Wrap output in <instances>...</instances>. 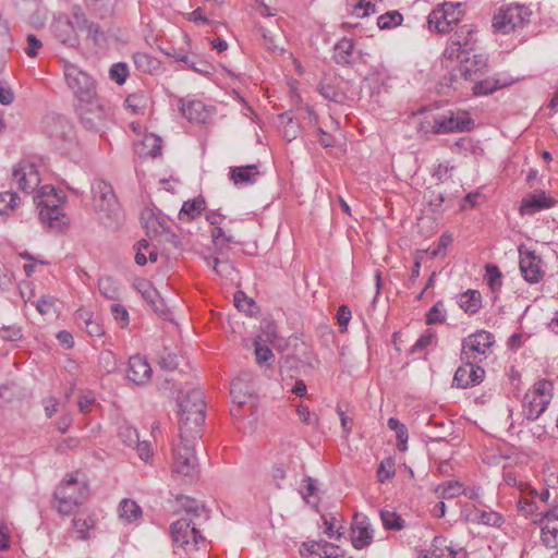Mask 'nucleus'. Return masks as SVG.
<instances>
[{
	"mask_svg": "<svg viewBox=\"0 0 558 558\" xmlns=\"http://www.w3.org/2000/svg\"><path fill=\"white\" fill-rule=\"evenodd\" d=\"M98 289L102 296L108 300H118L120 290L117 282L111 277H102L98 280Z\"/></svg>",
	"mask_w": 558,
	"mask_h": 558,
	"instance_id": "45",
	"label": "nucleus"
},
{
	"mask_svg": "<svg viewBox=\"0 0 558 558\" xmlns=\"http://www.w3.org/2000/svg\"><path fill=\"white\" fill-rule=\"evenodd\" d=\"M520 254V271L524 280L531 284L538 283L545 271L543 269V260L534 251L519 248Z\"/></svg>",
	"mask_w": 558,
	"mask_h": 558,
	"instance_id": "15",
	"label": "nucleus"
},
{
	"mask_svg": "<svg viewBox=\"0 0 558 558\" xmlns=\"http://www.w3.org/2000/svg\"><path fill=\"white\" fill-rule=\"evenodd\" d=\"M133 61L135 66L144 73H153L159 66L157 59L144 52L134 53Z\"/></svg>",
	"mask_w": 558,
	"mask_h": 558,
	"instance_id": "43",
	"label": "nucleus"
},
{
	"mask_svg": "<svg viewBox=\"0 0 558 558\" xmlns=\"http://www.w3.org/2000/svg\"><path fill=\"white\" fill-rule=\"evenodd\" d=\"M259 175L258 165H247L230 169V180L238 186L252 185L256 183Z\"/></svg>",
	"mask_w": 558,
	"mask_h": 558,
	"instance_id": "26",
	"label": "nucleus"
},
{
	"mask_svg": "<svg viewBox=\"0 0 558 558\" xmlns=\"http://www.w3.org/2000/svg\"><path fill=\"white\" fill-rule=\"evenodd\" d=\"M474 147L473 140L469 136L460 137L452 145V151L454 153H465L472 150Z\"/></svg>",
	"mask_w": 558,
	"mask_h": 558,
	"instance_id": "62",
	"label": "nucleus"
},
{
	"mask_svg": "<svg viewBox=\"0 0 558 558\" xmlns=\"http://www.w3.org/2000/svg\"><path fill=\"white\" fill-rule=\"evenodd\" d=\"M17 194L13 192L0 193V220L4 221L16 207Z\"/></svg>",
	"mask_w": 558,
	"mask_h": 558,
	"instance_id": "44",
	"label": "nucleus"
},
{
	"mask_svg": "<svg viewBox=\"0 0 558 558\" xmlns=\"http://www.w3.org/2000/svg\"><path fill=\"white\" fill-rule=\"evenodd\" d=\"M26 41L25 53L31 58L36 57L38 49L43 46L41 41L33 34L27 36Z\"/></svg>",
	"mask_w": 558,
	"mask_h": 558,
	"instance_id": "64",
	"label": "nucleus"
},
{
	"mask_svg": "<svg viewBox=\"0 0 558 558\" xmlns=\"http://www.w3.org/2000/svg\"><path fill=\"white\" fill-rule=\"evenodd\" d=\"M466 519L477 524H484L494 527H500L505 523V518L502 514L493 510L481 511L478 509H474L466 515Z\"/></svg>",
	"mask_w": 558,
	"mask_h": 558,
	"instance_id": "29",
	"label": "nucleus"
},
{
	"mask_svg": "<svg viewBox=\"0 0 558 558\" xmlns=\"http://www.w3.org/2000/svg\"><path fill=\"white\" fill-rule=\"evenodd\" d=\"M72 525L80 539H87L89 537V531L95 526V520L90 515H80L73 519Z\"/></svg>",
	"mask_w": 558,
	"mask_h": 558,
	"instance_id": "41",
	"label": "nucleus"
},
{
	"mask_svg": "<svg viewBox=\"0 0 558 558\" xmlns=\"http://www.w3.org/2000/svg\"><path fill=\"white\" fill-rule=\"evenodd\" d=\"M93 207L100 219L118 220L120 206L110 183L97 179L92 183Z\"/></svg>",
	"mask_w": 558,
	"mask_h": 558,
	"instance_id": "6",
	"label": "nucleus"
},
{
	"mask_svg": "<svg viewBox=\"0 0 558 558\" xmlns=\"http://www.w3.org/2000/svg\"><path fill=\"white\" fill-rule=\"evenodd\" d=\"M251 375L248 373H243L231 383L230 393L233 402H236L239 405L245 404L246 399L251 397L250 388L246 385Z\"/></svg>",
	"mask_w": 558,
	"mask_h": 558,
	"instance_id": "32",
	"label": "nucleus"
},
{
	"mask_svg": "<svg viewBox=\"0 0 558 558\" xmlns=\"http://www.w3.org/2000/svg\"><path fill=\"white\" fill-rule=\"evenodd\" d=\"M149 247V243L147 240L145 239H142L140 240L136 245H135V248H136V254H135V263L138 265V266H144L146 265L147 263V257L146 255L144 254V251H147Z\"/></svg>",
	"mask_w": 558,
	"mask_h": 558,
	"instance_id": "59",
	"label": "nucleus"
},
{
	"mask_svg": "<svg viewBox=\"0 0 558 558\" xmlns=\"http://www.w3.org/2000/svg\"><path fill=\"white\" fill-rule=\"evenodd\" d=\"M318 546L320 547L319 556L323 558H341V555L338 553L339 548L333 544L322 542Z\"/></svg>",
	"mask_w": 558,
	"mask_h": 558,
	"instance_id": "61",
	"label": "nucleus"
},
{
	"mask_svg": "<svg viewBox=\"0 0 558 558\" xmlns=\"http://www.w3.org/2000/svg\"><path fill=\"white\" fill-rule=\"evenodd\" d=\"M380 519L387 530L400 531L404 527V520L395 511L381 510Z\"/></svg>",
	"mask_w": 558,
	"mask_h": 558,
	"instance_id": "47",
	"label": "nucleus"
},
{
	"mask_svg": "<svg viewBox=\"0 0 558 558\" xmlns=\"http://www.w3.org/2000/svg\"><path fill=\"white\" fill-rule=\"evenodd\" d=\"M541 530L542 542L549 548L558 547V517L555 513H546Z\"/></svg>",
	"mask_w": 558,
	"mask_h": 558,
	"instance_id": "28",
	"label": "nucleus"
},
{
	"mask_svg": "<svg viewBox=\"0 0 558 558\" xmlns=\"http://www.w3.org/2000/svg\"><path fill=\"white\" fill-rule=\"evenodd\" d=\"M234 305L245 313H252L251 308L255 305L252 299H248L244 292L238 291L233 296Z\"/></svg>",
	"mask_w": 558,
	"mask_h": 558,
	"instance_id": "56",
	"label": "nucleus"
},
{
	"mask_svg": "<svg viewBox=\"0 0 558 558\" xmlns=\"http://www.w3.org/2000/svg\"><path fill=\"white\" fill-rule=\"evenodd\" d=\"M88 497V486L73 475L62 481L53 494L52 506L62 515H70Z\"/></svg>",
	"mask_w": 558,
	"mask_h": 558,
	"instance_id": "3",
	"label": "nucleus"
},
{
	"mask_svg": "<svg viewBox=\"0 0 558 558\" xmlns=\"http://www.w3.org/2000/svg\"><path fill=\"white\" fill-rule=\"evenodd\" d=\"M118 435L128 447H134L140 439L137 429L129 424H122L119 427Z\"/></svg>",
	"mask_w": 558,
	"mask_h": 558,
	"instance_id": "50",
	"label": "nucleus"
},
{
	"mask_svg": "<svg viewBox=\"0 0 558 558\" xmlns=\"http://www.w3.org/2000/svg\"><path fill=\"white\" fill-rule=\"evenodd\" d=\"M474 126V120L468 112H457L449 117H441L434 121L433 131L437 134H447L451 132L470 131Z\"/></svg>",
	"mask_w": 558,
	"mask_h": 558,
	"instance_id": "16",
	"label": "nucleus"
},
{
	"mask_svg": "<svg viewBox=\"0 0 558 558\" xmlns=\"http://www.w3.org/2000/svg\"><path fill=\"white\" fill-rule=\"evenodd\" d=\"M351 530V541L355 549H363L372 543L373 532L371 530V524L365 517L359 518L356 515Z\"/></svg>",
	"mask_w": 558,
	"mask_h": 558,
	"instance_id": "24",
	"label": "nucleus"
},
{
	"mask_svg": "<svg viewBox=\"0 0 558 558\" xmlns=\"http://www.w3.org/2000/svg\"><path fill=\"white\" fill-rule=\"evenodd\" d=\"M463 16L461 3H444L434 9L428 15V25L430 29L437 33L446 34L452 31Z\"/></svg>",
	"mask_w": 558,
	"mask_h": 558,
	"instance_id": "11",
	"label": "nucleus"
},
{
	"mask_svg": "<svg viewBox=\"0 0 558 558\" xmlns=\"http://www.w3.org/2000/svg\"><path fill=\"white\" fill-rule=\"evenodd\" d=\"M133 286L154 311L159 313L163 312L165 305L162 299L149 280L145 278H138L134 281Z\"/></svg>",
	"mask_w": 558,
	"mask_h": 558,
	"instance_id": "25",
	"label": "nucleus"
},
{
	"mask_svg": "<svg viewBox=\"0 0 558 558\" xmlns=\"http://www.w3.org/2000/svg\"><path fill=\"white\" fill-rule=\"evenodd\" d=\"M446 320V313L444 303L441 301L436 302L426 313V324L435 325Z\"/></svg>",
	"mask_w": 558,
	"mask_h": 558,
	"instance_id": "52",
	"label": "nucleus"
},
{
	"mask_svg": "<svg viewBox=\"0 0 558 558\" xmlns=\"http://www.w3.org/2000/svg\"><path fill=\"white\" fill-rule=\"evenodd\" d=\"M495 343V337L486 330H478L462 340L460 360L481 363L487 359Z\"/></svg>",
	"mask_w": 558,
	"mask_h": 558,
	"instance_id": "9",
	"label": "nucleus"
},
{
	"mask_svg": "<svg viewBox=\"0 0 558 558\" xmlns=\"http://www.w3.org/2000/svg\"><path fill=\"white\" fill-rule=\"evenodd\" d=\"M12 178L17 187L25 193L33 192L40 181L37 169L31 163H17L13 168Z\"/></svg>",
	"mask_w": 558,
	"mask_h": 558,
	"instance_id": "19",
	"label": "nucleus"
},
{
	"mask_svg": "<svg viewBox=\"0 0 558 558\" xmlns=\"http://www.w3.org/2000/svg\"><path fill=\"white\" fill-rule=\"evenodd\" d=\"M13 45V40L9 27L4 22L0 21V50L9 51Z\"/></svg>",
	"mask_w": 558,
	"mask_h": 558,
	"instance_id": "58",
	"label": "nucleus"
},
{
	"mask_svg": "<svg viewBox=\"0 0 558 558\" xmlns=\"http://www.w3.org/2000/svg\"><path fill=\"white\" fill-rule=\"evenodd\" d=\"M180 438L199 437L205 422V396L201 389L181 391L178 396Z\"/></svg>",
	"mask_w": 558,
	"mask_h": 558,
	"instance_id": "2",
	"label": "nucleus"
},
{
	"mask_svg": "<svg viewBox=\"0 0 558 558\" xmlns=\"http://www.w3.org/2000/svg\"><path fill=\"white\" fill-rule=\"evenodd\" d=\"M210 235L215 253L218 255H223L225 251L229 250L230 243L234 242L233 236L227 235L220 226L214 227Z\"/></svg>",
	"mask_w": 558,
	"mask_h": 558,
	"instance_id": "37",
	"label": "nucleus"
},
{
	"mask_svg": "<svg viewBox=\"0 0 558 558\" xmlns=\"http://www.w3.org/2000/svg\"><path fill=\"white\" fill-rule=\"evenodd\" d=\"M354 41L343 37L333 47V61L340 65H349L353 61Z\"/></svg>",
	"mask_w": 558,
	"mask_h": 558,
	"instance_id": "31",
	"label": "nucleus"
},
{
	"mask_svg": "<svg viewBox=\"0 0 558 558\" xmlns=\"http://www.w3.org/2000/svg\"><path fill=\"white\" fill-rule=\"evenodd\" d=\"M64 80L74 95L75 102L90 99L98 95L95 80L71 62L63 63Z\"/></svg>",
	"mask_w": 558,
	"mask_h": 558,
	"instance_id": "8",
	"label": "nucleus"
},
{
	"mask_svg": "<svg viewBox=\"0 0 558 558\" xmlns=\"http://www.w3.org/2000/svg\"><path fill=\"white\" fill-rule=\"evenodd\" d=\"M460 61L457 72L465 81H475L487 69V58L480 53L464 54L458 59Z\"/></svg>",
	"mask_w": 558,
	"mask_h": 558,
	"instance_id": "17",
	"label": "nucleus"
},
{
	"mask_svg": "<svg viewBox=\"0 0 558 558\" xmlns=\"http://www.w3.org/2000/svg\"><path fill=\"white\" fill-rule=\"evenodd\" d=\"M82 125L88 131H99L106 123L108 112L98 95L74 102Z\"/></svg>",
	"mask_w": 558,
	"mask_h": 558,
	"instance_id": "10",
	"label": "nucleus"
},
{
	"mask_svg": "<svg viewBox=\"0 0 558 558\" xmlns=\"http://www.w3.org/2000/svg\"><path fill=\"white\" fill-rule=\"evenodd\" d=\"M119 513L122 519L131 523L141 518L142 509L134 500L123 499L119 505Z\"/></svg>",
	"mask_w": 558,
	"mask_h": 558,
	"instance_id": "40",
	"label": "nucleus"
},
{
	"mask_svg": "<svg viewBox=\"0 0 558 558\" xmlns=\"http://www.w3.org/2000/svg\"><path fill=\"white\" fill-rule=\"evenodd\" d=\"M255 360L258 365L267 364L268 362L272 361L275 355L267 343L262 342L260 340H255Z\"/></svg>",
	"mask_w": 558,
	"mask_h": 558,
	"instance_id": "49",
	"label": "nucleus"
},
{
	"mask_svg": "<svg viewBox=\"0 0 558 558\" xmlns=\"http://www.w3.org/2000/svg\"><path fill=\"white\" fill-rule=\"evenodd\" d=\"M206 264L211 266L214 271L221 278H230L235 271L233 263L227 257V251L223 255L205 256Z\"/></svg>",
	"mask_w": 558,
	"mask_h": 558,
	"instance_id": "30",
	"label": "nucleus"
},
{
	"mask_svg": "<svg viewBox=\"0 0 558 558\" xmlns=\"http://www.w3.org/2000/svg\"><path fill=\"white\" fill-rule=\"evenodd\" d=\"M186 438H180V444L173 449V471L184 476H190L196 468L194 442L197 437L187 436Z\"/></svg>",
	"mask_w": 558,
	"mask_h": 558,
	"instance_id": "13",
	"label": "nucleus"
},
{
	"mask_svg": "<svg viewBox=\"0 0 558 558\" xmlns=\"http://www.w3.org/2000/svg\"><path fill=\"white\" fill-rule=\"evenodd\" d=\"M318 92L325 99L337 104H343L348 98L342 89L326 81L318 85Z\"/></svg>",
	"mask_w": 558,
	"mask_h": 558,
	"instance_id": "38",
	"label": "nucleus"
},
{
	"mask_svg": "<svg viewBox=\"0 0 558 558\" xmlns=\"http://www.w3.org/2000/svg\"><path fill=\"white\" fill-rule=\"evenodd\" d=\"M73 20L78 32H85L87 38L90 39L95 45H99L106 40L105 32L99 24L89 21L86 15L81 11L73 13Z\"/></svg>",
	"mask_w": 558,
	"mask_h": 558,
	"instance_id": "23",
	"label": "nucleus"
},
{
	"mask_svg": "<svg viewBox=\"0 0 558 558\" xmlns=\"http://www.w3.org/2000/svg\"><path fill=\"white\" fill-rule=\"evenodd\" d=\"M44 132L62 154L69 151L76 143L74 126L65 117H47Z\"/></svg>",
	"mask_w": 558,
	"mask_h": 558,
	"instance_id": "7",
	"label": "nucleus"
},
{
	"mask_svg": "<svg viewBox=\"0 0 558 558\" xmlns=\"http://www.w3.org/2000/svg\"><path fill=\"white\" fill-rule=\"evenodd\" d=\"M436 339V335L432 330H426L423 335L420 336V338L416 340V342L411 347L410 353L416 354L423 352L428 345L433 343V341Z\"/></svg>",
	"mask_w": 558,
	"mask_h": 558,
	"instance_id": "54",
	"label": "nucleus"
},
{
	"mask_svg": "<svg viewBox=\"0 0 558 558\" xmlns=\"http://www.w3.org/2000/svg\"><path fill=\"white\" fill-rule=\"evenodd\" d=\"M0 338L5 341H17L22 338L21 329L16 326L0 329Z\"/></svg>",
	"mask_w": 558,
	"mask_h": 558,
	"instance_id": "60",
	"label": "nucleus"
},
{
	"mask_svg": "<svg viewBox=\"0 0 558 558\" xmlns=\"http://www.w3.org/2000/svg\"><path fill=\"white\" fill-rule=\"evenodd\" d=\"M151 377V367L142 355H133L129 360L128 378L136 385L146 384Z\"/></svg>",
	"mask_w": 558,
	"mask_h": 558,
	"instance_id": "22",
	"label": "nucleus"
},
{
	"mask_svg": "<svg viewBox=\"0 0 558 558\" xmlns=\"http://www.w3.org/2000/svg\"><path fill=\"white\" fill-rule=\"evenodd\" d=\"M179 109L182 114L191 122L206 123L210 117V111L206 105L197 99L179 100Z\"/></svg>",
	"mask_w": 558,
	"mask_h": 558,
	"instance_id": "21",
	"label": "nucleus"
},
{
	"mask_svg": "<svg viewBox=\"0 0 558 558\" xmlns=\"http://www.w3.org/2000/svg\"><path fill=\"white\" fill-rule=\"evenodd\" d=\"M403 21V16L399 11H388L377 19V25L380 29H390L399 26Z\"/></svg>",
	"mask_w": 558,
	"mask_h": 558,
	"instance_id": "48",
	"label": "nucleus"
},
{
	"mask_svg": "<svg viewBox=\"0 0 558 558\" xmlns=\"http://www.w3.org/2000/svg\"><path fill=\"white\" fill-rule=\"evenodd\" d=\"M508 85H509V83H507V82L489 77V78H485V80L476 82L473 87V93L475 95H488V94H492V93L496 92L497 89L504 88Z\"/></svg>",
	"mask_w": 558,
	"mask_h": 558,
	"instance_id": "39",
	"label": "nucleus"
},
{
	"mask_svg": "<svg viewBox=\"0 0 558 558\" xmlns=\"http://www.w3.org/2000/svg\"><path fill=\"white\" fill-rule=\"evenodd\" d=\"M34 199L39 209H41V207H49L52 204L62 205L63 203V197L50 185L41 186Z\"/></svg>",
	"mask_w": 558,
	"mask_h": 558,
	"instance_id": "35",
	"label": "nucleus"
},
{
	"mask_svg": "<svg viewBox=\"0 0 558 558\" xmlns=\"http://www.w3.org/2000/svg\"><path fill=\"white\" fill-rule=\"evenodd\" d=\"M183 515L170 525V535L175 547L185 553L198 549V544L205 537L198 530L201 521L208 519V513L202 502L184 497L181 501Z\"/></svg>",
	"mask_w": 558,
	"mask_h": 558,
	"instance_id": "1",
	"label": "nucleus"
},
{
	"mask_svg": "<svg viewBox=\"0 0 558 558\" xmlns=\"http://www.w3.org/2000/svg\"><path fill=\"white\" fill-rule=\"evenodd\" d=\"M461 362L454 373L452 386L466 389L480 385L485 378V369L476 362Z\"/></svg>",
	"mask_w": 558,
	"mask_h": 558,
	"instance_id": "14",
	"label": "nucleus"
},
{
	"mask_svg": "<svg viewBox=\"0 0 558 558\" xmlns=\"http://www.w3.org/2000/svg\"><path fill=\"white\" fill-rule=\"evenodd\" d=\"M78 317L84 319L85 329L89 336L100 337L105 333L104 326L99 322L93 319L92 316H88V314L80 313Z\"/></svg>",
	"mask_w": 558,
	"mask_h": 558,
	"instance_id": "53",
	"label": "nucleus"
},
{
	"mask_svg": "<svg viewBox=\"0 0 558 558\" xmlns=\"http://www.w3.org/2000/svg\"><path fill=\"white\" fill-rule=\"evenodd\" d=\"M555 204V198L548 196L543 191H537L522 199L520 213L521 215H534L541 210L554 207Z\"/></svg>",
	"mask_w": 558,
	"mask_h": 558,
	"instance_id": "20",
	"label": "nucleus"
},
{
	"mask_svg": "<svg viewBox=\"0 0 558 558\" xmlns=\"http://www.w3.org/2000/svg\"><path fill=\"white\" fill-rule=\"evenodd\" d=\"M532 11L521 4H510L497 10L493 17V27L497 33L510 34L530 23Z\"/></svg>",
	"mask_w": 558,
	"mask_h": 558,
	"instance_id": "5",
	"label": "nucleus"
},
{
	"mask_svg": "<svg viewBox=\"0 0 558 558\" xmlns=\"http://www.w3.org/2000/svg\"><path fill=\"white\" fill-rule=\"evenodd\" d=\"M39 218L43 223L54 230H62L68 223L62 205L52 204L49 207H41Z\"/></svg>",
	"mask_w": 558,
	"mask_h": 558,
	"instance_id": "27",
	"label": "nucleus"
},
{
	"mask_svg": "<svg viewBox=\"0 0 558 558\" xmlns=\"http://www.w3.org/2000/svg\"><path fill=\"white\" fill-rule=\"evenodd\" d=\"M111 313L116 320L122 322L121 327H125L129 323V312L121 304H113L111 306Z\"/></svg>",
	"mask_w": 558,
	"mask_h": 558,
	"instance_id": "63",
	"label": "nucleus"
},
{
	"mask_svg": "<svg viewBox=\"0 0 558 558\" xmlns=\"http://www.w3.org/2000/svg\"><path fill=\"white\" fill-rule=\"evenodd\" d=\"M109 75L117 84H124L129 75L128 65L122 62L114 63L109 71Z\"/></svg>",
	"mask_w": 558,
	"mask_h": 558,
	"instance_id": "55",
	"label": "nucleus"
},
{
	"mask_svg": "<svg viewBox=\"0 0 558 558\" xmlns=\"http://www.w3.org/2000/svg\"><path fill=\"white\" fill-rule=\"evenodd\" d=\"M462 493V484L456 481L447 482L441 487V496L444 498H454Z\"/></svg>",
	"mask_w": 558,
	"mask_h": 558,
	"instance_id": "57",
	"label": "nucleus"
},
{
	"mask_svg": "<svg viewBox=\"0 0 558 558\" xmlns=\"http://www.w3.org/2000/svg\"><path fill=\"white\" fill-rule=\"evenodd\" d=\"M502 275L499 268L496 265L487 264L485 266V276L484 279L486 280L488 287L493 292H497L500 290L502 286L501 281Z\"/></svg>",
	"mask_w": 558,
	"mask_h": 558,
	"instance_id": "46",
	"label": "nucleus"
},
{
	"mask_svg": "<svg viewBox=\"0 0 558 558\" xmlns=\"http://www.w3.org/2000/svg\"><path fill=\"white\" fill-rule=\"evenodd\" d=\"M475 29L472 25L464 24L450 37L449 44L444 51V57L450 60L470 54L475 48Z\"/></svg>",
	"mask_w": 558,
	"mask_h": 558,
	"instance_id": "12",
	"label": "nucleus"
},
{
	"mask_svg": "<svg viewBox=\"0 0 558 558\" xmlns=\"http://www.w3.org/2000/svg\"><path fill=\"white\" fill-rule=\"evenodd\" d=\"M425 199L433 211H440L445 203V194L437 189H428L425 192Z\"/></svg>",
	"mask_w": 558,
	"mask_h": 558,
	"instance_id": "51",
	"label": "nucleus"
},
{
	"mask_svg": "<svg viewBox=\"0 0 558 558\" xmlns=\"http://www.w3.org/2000/svg\"><path fill=\"white\" fill-rule=\"evenodd\" d=\"M51 31L60 43L70 47L78 46L80 40L76 35V25L74 20H69L66 15H59L54 17L51 24Z\"/></svg>",
	"mask_w": 558,
	"mask_h": 558,
	"instance_id": "18",
	"label": "nucleus"
},
{
	"mask_svg": "<svg viewBox=\"0 0 558 558\" xmlns=\"http://www.w3.org/2000/svg\"><path fill=\"white\" fill-rule=\"evenodd\" d=\"M458 304L469 315L476 314L482 306V295L477 290H468L459 295Z\"/></svg>",
	"mask_w": 558,
	"mask_h": 558,
	"instance_id": "33",
	"label": "nucleus"
},
{
	"mask_svg": "<svg viewBox=\"0 0 558 558\" xmlns=\"http://www.w3.org/2000/svg\"><path fill=\"white\" fill-rule=\"evenodd\" d=\"M388 427L396 433V437L398 440V449L400 451H404L407 449V442L409 439L408 428L396 417H390L388 420Z\"/></svg>",
	"mask_w": 558,
	"mask_h": 558,
	"instance_id": "42",
	"label": "nucleus"
},
{
	"mask_svg": "<svg viewBox=\"0 0 558 558\" xmlns=\"http://www.w3.org/2000/svg\"><path fill=\"white\" fill-rule=\"evenodd\" d=\"M255 340H260L262 342L267 344L269 343L272 347L278 348L279 350H283L286 347L284 344L281 343L283 342V339L279 337L276 325L270 322L266 323L263 326L260 335H258Z\"/></svg>",
	"mask_w": 558,
	"mask_h": 558,
	"instance_id": "36",
	"label": "nucleus"
},
{
	"mask_svg": "<svg viewBox=\"0 0 558 558\" xmlns=\"http://www.w3.org/2000/svg\"><path fill=\"white\" fill-rule=\"evenodd\" d=\"M206 208V202L203 197H196L183 203L179 213L180 220L191 221L196 219Z\"/></svg>",
	"mask_w": 558,
	"mask_h": 558,
	"instance_id": "34",
	"label": "nucleus"
},
{
	"mask_svg": "<svg viewBox=\"0 0 558 558\" xmlns=\"http://www.w3.org/2000/svg\"><path fill=\"white\" fill-rule=\"evenodd\" d=\"M553 388L550 380L541 379L525 392L522 401L523 420L535 421L546 411L553 399Z\"/></svg>",
	"mask_w": 558,
	"mask_h": 558,
	"instance_id": "4",
	"label": "nucleus"
}]
</instances>
